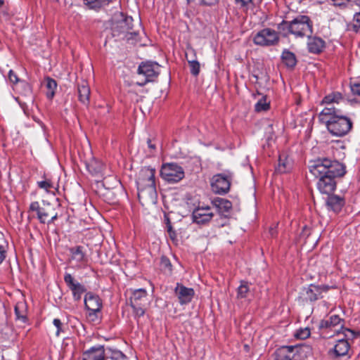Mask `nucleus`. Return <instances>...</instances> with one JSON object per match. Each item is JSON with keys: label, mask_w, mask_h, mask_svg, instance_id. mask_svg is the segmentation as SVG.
Returning <instances> with one entry per match:
<instances>
[{"label": "nucleus", "mask_w": 360, "mask_h": 360, "mask_svg": "<svg viewBox=\"0 0 360 360\" xmlns=\"http://www.w3.org/2000/svg\"><path fill=\"white\" fill-rule=\"evenodd\" d=\"M319 120L332 135L338 137L346 135L352 127V120L335 107H325L319 113Z\"/></svg>", "instance_id": "obj_1"}, {"label": "nucleus", "mask_w": 360, "mask_h": 360, "mask_svg": "<svg viewBox=\"0 0 360 360\" xmlns=\"http://www.w3.org/2000/svg\"><path fill=\"white\" fill-rule=\"evenodd\" d=\"M155 169L150 167H143L138 175L136 185L139 198L148 197L154 201L157 196L155 181Z\"/></svg>", "instance_id": "obj_2"}, {"label": "nucleus", "mask_w": 360, "mask_h": 360, "mask_svg": "<svg viewBox=\"0 0 360 360\" xmlns=\"http://www.w3.org/2000/svg\"><path fill=\"white\" fill-rule=\"evenodd\" d=\"M282 27L295 37H309L313 33V22L307 15H298L290 22L283 21L279 28Z\"/></svg>", "instance_id": "obj_3"}, {"label": "nucleus", "mask_w": 360, "mask_h": 360, "mask_svg": "<svg viewBox=\"0 0 360 360\" xmlns=\"http://www.w3.org/2000/svg\"><path fill=\"white\" fill-rule=\"evenodd\" d=\"M345 320L338 315H331L328 319H323L319 323V329L329 330L336 326L340 327L337 330L336 333H342L346 338H354L356 336L354 331L343 326Z\"/></svg>", "instance_id": "obj_4"}, {"label": "nucleus", "mask_w": 360, "mask_h": 360, "mask_svg": "<svg viewBox=\"0 0 360 360\" xmlns=\"http://www.w3.org/2000/svg\"><path fill=\"white\" fill-rule=\"evenodd\" d=\"M160 176L168 183H176L184 177V172L177 164L167 163L162 166Z\"/></svg>", "instance_id": "obj_5"}, {"label": "nucleus", "mask_w": 360, "mask_h": 360, "mask_svg": "<svg viewBox=\"0 0 360 360\" xmlns=\"http://www.w3.org/2000/svg\"><path fill=\"white\" fill-rule=\"evenodd\" d=\"M160 71V66L155 62L148 61L141 63L138 68L139 75L145 77L143 82H137L136 84L142 86L148 82H153L156 78Z\"/></svg>", "instance_id": "obj_6"}, {"label": "nucleus", "mask_w": 360, "mask_h": 360, "mask_svg": "<svg viewBox=\"0 0 360 360\" xmlns=\"http://www.w3.org/2000/svg\"><path fill=\"white\" fill-rule=\"evenodd\" d=\"M279 41L278 33L271 28H264L259 31L253 37L255 44L260 46H271Z\"/></svg>", "instance_id": "obj_7"}, {"label": "nucleus", "mask_w": 360, "mask_h": 360, "mask_svg": "<svg viewBox=\"0 0 360 360\" xmlns=\"http://www.w3.org/2000/svg\"><path fill=\"white\" fill-rule=\"evenodd\" d=\"M84 304L86 309L89 311V318L92 321H98V314L101 312L103 307L101 298L92 292H87L84 297Z\"/></svg>", "instance_id": "obj_8"}, {"label": "nucleus", "mask_w": 360, "mask_h": 360, "mask_svg": "<svg viewBox=\"0 0 360 360\" xmlns=\"http://www.w3.org/2000/svg\"><path fill=\"white\" fill-rule=\"evenodd\" d=\"M231 181V174H217L214 175L211 181L212 189L216 193H226L230 189Z\"/></svg>", "instance_id": "obj_9"}, {"label": "nucleus", "mask_w": 360, "mask_h": 360, "mask_svg": "<svg viewBox=\"0 0 360 360\" xmlns=\"http://www.w3.org/2000/svg\"><path fill=\"white\" fill-rule=\"evenodd\" d=\"M42 202L43 207L37 216L38 219L42 224L53 222L58 217L56 208L59 207V204H51L44 200Z\"/></svg>", "instance_id": "obj_10"}, {"label": "nucleus", "mask_w": 360, "mask_h": 360, "mask_svg": "<svg viewBox=\"0 0 360 360\" xmlns=\"http://www.w3.org/2000/svg\"><path fill=\"white\" fill-rule=\"evenodd\" d=\"M329 163L330 159L328 158H318L311 161L309 166V172L316 178L325 176L327 175L328 164Z\"/></svg>", "instance_id": "obj_11"}, {"label": "nucleus", "mask_w": 360, "mask_h": 360, "mask_svg": "<svg viewBox=\"0 0 360 360\" xmlns=\"http://www.w3.org/2000/svg\"><path fill=\"white\" fill-rule=\"evenodd\" d=\"M214 214L209 206H198L194 209L192 213L193 222L198 224H205L209 222Z\"/></svg>", "instance_id": "obj_12"}, {"label": "nucleus", "mask_w": 360, "mask_h": 360, "mask_svg": "<svg viewBox=\"0 0 360 360\" xmlns=\"http://www.w3.org/2000/svg\"><path fill=\"white\" fill-rule=\"evenodd\" d=\"M64 281L72 291L74 299L76 300H80L82 295L86 291L85 287L75 281L72 276L68 273H65Z\"/></svg>", "instance_id": "obj_13"}, {"label": "nucleus", "mask_w": 360, "mask_h": 360, "mask_svg": "<svg viewBox=\"0 0 360 360\" xmlns=\"http://www.w3.org/2000/svg\"><path fill=\"white\" fill-rule=\"evenodd\" d=\"M174 292L181 304L190 302L195 295L194 290L192 288H187L179 283H176Z\"/></svg>", "instance_id": "obj_14"}, {"label": "nucleus", "mask_w": 360, "mask_h": 360, "mask_svg": "<svg viewBox=\"0 0 360 360\" xmlns=\"http://www.w3.org/2000/svg\"><path fill=\"white\" fill-rule=\"evenodd\" d=\"M329 288L330 287L328 285H316L311 284L304 289L306 295V299L311 302H314L320 297L322 292H327Z\"/></svg>", "instance_id": "obj_15"}, {"label": "nucleus", "mask_w": 360, "mask_h": 360, "mask_svg": "<svg viewBox=\"0 0 360 360\" xmlns=\"http://www.w3.org/2000/svg\"><path fill=\"white\" fill-rule=\"evenodd\" d=\"M318 179L317 188L321 193L330 194L335 191L336 187L335 178L326 175Z\"/></svg>", "instance_id": "obj_16"}, {"label": "nucleus", "mask_w": 360, "mask_h": 360, "mask_svg": "<svg viewBox=\"0 0 360 360\" xmlns=\"http://www.w3.org/2000/svg\"><path fill=\"white\" fill-rule=\"evenodd\" d=\"M71 259L77 263V267H82L87 264L88 257L86 254V250L82 246H77L70 250Z\"/></svg>", "instance_id": "obj_17"}, {"label": "nucleus", "mask_w": 360, "mask_h": 360, "mask_svg": "<svg viewBox=\"0 0 360 360\" xmlns=\"http://www.w3.org/2000/svg\"><path fill=\"white\" fill-rule=\"evenodd\" d=\"M298 350L299 347L297 345L281 347L276 350V359L278 360H295Z\"/></svg>", "instance_id": "obj_18"}, {"label": "nucleus", "mask_w": 360, "mask_h": 360, "mask_svg": "<svg viewBox=\"0 0 360 360\" xmlns=\"http://www.w3.org/2000/svg\"><path fill=\"white\" fill-rule=\"evenodd\" d=\"M212 204L217 208L220 216L227 218L230 215L232 209L231 201L221 198H216L213 200Z\"/></svg>", "instance_id": "obj_19"}, {"label": "nucleus", "mask_w": 360, "mask_h": 360, "mask_svg": "<svg viewBox=\"0 0 360 360\" xmlns=\"http://www.w3.org/2000/svg\"><path fill=\"white\" fill-rule=\"evenodd\" d=\"M345 199L337 195H329L326 198V205L328 210L333 211L335 213H338L341 211L345 205Z\"/></svg>", "instance_id": "obj_20"}, {"label": "nucleus", "mask_w": 360, "mask_h": 360, "mask_svg": "<svg viewBox=\"0 0 360 360\" xmlns=\"http://www.w3.org/2000/svg\"><path fill=\"white\" fill-rule=\"evenodd\" d=\"M130 305H149L146 290L143 288L135 290L130 298Z\"/></svg>", "instance_id": "obj_21"}, {"label": "nucleus", "mask_w": 360, "mask_h": 360, "mask_svg": "<svg viewBox=\"0 0 360 360\" xmlns=\"http://www.w3.org/2000/svg\"><path fill=\"white\" fill-rule=\"evenodd\" d=\"M105 349L103 346L93 347L84 352L82 355V360H104Z\"/></svg>", "instance_id": "obj_22"}, {"label": "nucleus", "mask_w": 360, "mask_h": 360, "mask_svg": "<svg viewBox=\"0 0 360 360\" xmlns=\"http://www.w3.org/2000/svg\"><path fill=\"white\" fill-rule=\"evenodd\" d=\"M327 176L333 178L342 176L345 174V166L337 160L330 159V163L328 164Z\"/></svg>", "instance_id": "obj_23"}, {"label": "nucleus", "mask_w": 360, "mask_h": 360, "mask_svg": "<svg viewBox=\"0 0 360 360\" xmlns=\"http://www.w3.org/2000/svg\"><path fill=\"white\" fill-rule=\"evenodd\" d=\"M85 165L88 172L93 176L98 177L103 176L104 165L102 162L95 158H91L89 161L86 162Z\"/></svg>", "instance_id": "obj_24"}, {"label": "nucleus", "mask_w": 360, "mask_h": 360, "mask_svg": "<svg viewBox=\"0 0 360 360\" xmlns=\"http://www.w3.org/2000/svg\"><path fill=\"white\" fill-rule=\"evenodd\" d=\"M308 38V50L312 53H319L325 47V41L320 37L311 36Z\"/></svg>", "instance_id": "obj_25"}, {"label": "nucleus", "mask_w": 360, "mask_h": 360, "mask_svg": "<svg viewBox=\"0 0 360 360\" xmlns=\"http://www.w3.org/2000/svg\"><path fill=\"white\" fill-rule=\"evenodd\" d=\"M78 97L81 103L88 105L89 103L90 88L86 81H82L78 84Z\"/></svg>", "instance_id": "obj_26"}, {"label": "nucleus", "mask_w": 360, "mask_h": 360, "mask_svg": "<svg viewBox=\"0 0 360 360\" xmlns=\"http://www.w3.org/2000/svg\"><path fill=\"white\" fill-rule=\"evenodd\" d=\"M349 347L348 341L342 338L337 342L333 349L330 352L333 353L335 356H343L347 354Z\"/></svg>", "instance_id": "obj_27"}, {"label": "nucleus", "mask_w": 360, "mask_h": 360, "mask_svg": "<svg viewBox=\"0 0 360 360\" xmlns=\"http://www.w3.org/2000/svg\"><path fill=\"white\" fill-rule=\"evenodd\" d=\"M343 100L344 98L340 92H333L326 96L323 98L321 103L328 105V107H335L334 104H338Z\"/></svg>", "instance_id": "obj_28"}, {"label": "nucleus", "mask_w": 360, "mask_h": 360, "mask_svg": "<svg viewBox=\"0 0 360 360\" xmlns=\"http://www.w3.org/2000/svg\"><path fill=\"white\" fill-rule=\"evenodd\" d=\"M292 168V162L285 155H280L278 158V164L276 169L281 173H285L290 170Z\"/></svg>", "instance_id": "obj_29"}, {"label": "nucleus", "mask_w": 360, "mask_h": 360, "mask_svg": "<svg viewBox=\"0 0 360 360\" xmlns=\"http://www.w3.org/2000/svg\"><path fill=\"white\" fill-rule=\"evenodd\" d=\"M281 59L283 63L289 68H294L297 64L295 55L288 50H284L283 51Z\"/></svg>", "instance_id": "obj_30"}, {"label": "nucleus", "mask_w": 360, "mask_h": 360, "mask_svg": "<svg viewBox=\"0 0 360 360\" xmlns=\"http://www.w3.org/2000/svg\"><path fill=\"white\" fill-rule=\"evenodd\" d=\"M15 88L20 91V93L25 97H29L30 101L32 102V89L30 85L25 81L22 80L20 84L15 86Z\"/></svg>", "instance_id": "obj_31"}, {"label": "nucleus", "mask_w": 360, "mask_h": 360, "mask_svg": "<svg viewBox=\"0 0 360 360\" xmlns=\"http://www.w3.org/2000/svg\"><path fill=\"white\" fill-rule=\"evenodd\" d=\"M56 82L48 77L46 80V88L47 89L46 96L49 99H52L55 95V90L56 89Z\"/></svg>", "instance_id": "obj_32"}, {"label": "nucleus", "mask_w": 360, "mask_h": 360, "mask_svg": "<svg viewBox=\"0 0 360 360\" xmlns=\"http://www.w3.org/2000/svg\"><path fill=\"white\" fill-rule=\"evenodd\" d=\"M112 0H84V2L90 8L96 9L108 5Z\"/></svg>", "instance_id": "obj_33"}, {"label": "nucleus", "mask_w": 360, "mask_h": 360, "mask_svg": "<svg viewBox=\"0 0 360 360\" xmlns=\"http://www.w3.org/2000/svg\"><path fill=\"white\" fill-rule=\"evenodd\" d=\"M37 186L44 190L46 193H50L51 189L54 188L53 181L50 179L45 178L44 180L37 182Z\"/></svg>", "instance_id": "obj_34"}, {"label": "nucleus", "mask_w": 360, "mask_h": 360, "mask_svg": "<svg viewBox=\"0 0 360 360\" xmlns=\"http://www.w3.org/2000/svg\"><path fill=\"white\" fill-rule=\"evenodd\" d=\"M269 108V102L265 96H262L255 104V110L257 112L266 111Z\"/></svg>", "instance_id": "obj_35"}, {"label": "nucleus", "mask_w": 360, "mask_h": 360, "mask_svg": "<svg viewBox=\"0 0 360 360\" xmlns=\"http://www.w3.org/2000/svg\"><path fill=\"white\" fill-rule=\"evenodd\" d=\"M148 305H132L131 306L133 309V314L135 319H139V318L144 316L146 310Z\"/></svg>", "instance_id": "obj_36"}, {"label": "nucleus", "mask_w": 360, "mask_h": 360, "mask_svg": "<svg viewBox=\"0 0 360 360\" xmlns=\"http://www.w3.org/2000/svg\"><path fill=\"white\" fill-rule=\"evenodd\" d=\"M188 63L190 66L191 72L193 75L197 76L200 72V63L195 59H188Z\"/></svg>", "instance_id": "obj_37"}, {"label": "nucleus", "mask_w": 360, "mask_h": 360, "mask_svg": "<svg viewBox=\"0 0 360 360\" xmlns=\"http://www.w3.org/2000/svg\"><path fill=\"white\" fill-rule=\"evenodd\" d=\"M311 332L309 328H300L295 333V337L298 339L305 340L310 336Z\"/></svg>", "instance_id": "obj_38"}, {"label": "nucleus", "mask_w": 360, "mask_h": 360, "mask_svg": "<svg viewBox=\"0 0 360 360\" xmlns=\"http://www.w3.org/2000/svg\"><path fill=\"white\" fill-rule=\"evenodd\" d=\"M249 292V288L247 283L242 282L238 288V297L245 298L247 297Z\"/></svg>", "instance_id": "obj_39"}, {"label": "nucleus", "mask_w": 360, "mask_h": 360, "mask_svg": "<svg viewBox=\"0 0 360 360\" xmlns=\"http://www.w3.org/2000/svg\"><path fill=\"white\" fill-rule=\"evenodd\" d=\"M8 77L10 82L12 83L13 85H15V86H18L17 84H19L20 82L21 81L18 78L17 74L12 70H9Z\"/></svg>", "instance_id": "obj_40"}, {"label": "nucleus", "mask_w": 360, "mask_h": 360, "mask_svg": "<svg viewBox=\"0 0 360 360\" xmlns=\"http://www.w3.org/2000/svg\"><path fill=\"white\" fill-rule=\"evenodd\" d=\"M110 359L112 360H124L126 359V356L121 351L112 350Z\"/></svg>", "instance_id": "obj_41"}, {"label": "nucleus", "mask_w": 360, "mask_h": 360, "mask_svg": "<svg viewBox=\"0 0 360 360\" xmlns=\"http://www.w3.org/2000/svg\"><path fill=\"white\" fill-rule=\"evenodd\" d=\"M333 5L341 8H346L350 4L349 0H332Z\"/></svg>", "instance_id": "obj_42"}, {"label": "nucleus", "mask_w": 360, "mask_h": 360, "mask_svg": "<svg viewBox=\"0 0 360 360\" xmlns=\"http://www.w3.org/2000/svg\"><path fill=\"white\" fill-rule=\"evenodd\" d=\"M350 86L352 94L360 96V82L351 83Z\"/></svg>", "instance_id": "obj_43"}, {"label": "nucleus", "mask_w": 360, "mask_h": 360, "mask_svg": "<svg viewBox=\"0 0 360 360\" xmlns=\"http://www.w3.org/2000/svg\"><path fill=\"white\" fill-rule=\"evenodd\" d=\"M167 231L169 234V238L174 240L176 238V233L175 231L173 229L170 221L168 220V225L167 226Z\"/></svg>", "instance_id": "obj_44"}, {"label": "nucleus", "mask_w": 360, "mask_h": 360, "mask_svg": "<svg viewBox=\"0 0 360 360\" xmlns=\"http://www.w3.org/2000/svg\"><path fill=\"white\" fill-rule=\"evenodd\" d=\"M41 209V207H40L39 203L37 201L31 202V204L30 205V211L36 212L37 216L39 215V213L40 212Z\"/></svg>", "instance_id": "obj_45"}, {"label": "nucleus", "mask_w": 360, "mask_h": 360, "mask_svg": "<svg viewBox=\"0 0 360 360\" xmlns=\"http://www.w3.org/2000/svg\"><path fill=\"white\" fill-rule=\"evenodd\" d=\"M161 264L165 269H167L169 272L172 271V264L169 259L162 257L161 259Z\"/></svg>", "instance_id": "obj_46"}, {"label": "nucleus", "mask_w": 360, "mask_h": 360, "mask_svg": "<svg viewBox=\"0 0 360 360\" xmlns=\"http://www.w3.org/2000/svg\"><path fill=\"white\" fill-rule=\"evenodd\" d=\"M53 323L54 326L57 329L56 335L57 336H58L60 335V331H61L62 323H61V321H60V320L59 319H54L53 321Z\"/></svg>", "instance_id": "obj_47"}, {"label": "nucleus", "mask_w": 360, "mask_h": 360, "mask_svg": "<svg viewBox=\"0 0 360 360\" xmlns=\"http://www.w3.org/2000/svg\"><path fill=\"white\" fill-rule=\"evenodd\" d=\"M354 22H356V24L354 25V27H360V12L356 13L354 15Z\"/></svg>", "instance_id": "obj_48"}, {"label": "nucleus", "mask_w": 360, "mask_h": 360, "mask_svg": "<svg viewBox=\"0 0 360 360\" xmlns=\"http://www.w3.org/2000/svg\"><path fill=\"white\" fill-rule=\"evenodd\" d=\"M219 2V0H201V4L205 6L215 5Z\"/></svg>", "instance_id": "obj_49"}, {"label": "nucleus", "mask_w": 360, "mask_h": 360, "mask_svg": "<svg viewBox=\"0 0 360 360\" xmlns=\"http://www.w3.org/2000/svg\"><path fill=\"white\" fill-rule=\"evenodd\" d=\"M6 250L2 245H0V264L6 258Z\"/></svg>", "instance_id": "obj_50"}, {"label": "nucleus", "mask_w": 360, "mask_h": 360, "mask_svg": "<svg viewBox=\"0 0 360 360\" xmlns=\"http://www.w3.org/2000/svg\"><path fill=\"white\" fill-rule=\"evenodd\" d=\"M236 3L240 4L241 6H246L252 2V0H235Z\"/></svg>", "instance_id": "obj_51"}, {"label": "nucleus", "mask_w": 360, "mask_h": 360, "mask_svg": "<svg viewBox=\"0 0 360 360\" xmlns=\"http://www.w3.org/2000/svg\"><path fill=\"white\" fill-rule=\"evenodd\" d=\"M269 234L271 235V237H274L276 234V228H271L269 229Z\"/></svg>", "instance_id": "obj_52"}, {"label": "nucleus", "mask_w": 360, "mask_h": 360, "mask_svg": "<svg viewBox=\"0 0 360 360\" xmlns=\"http://www.w3.org/2000/svg\"><path fill=\"white\" fill-rule=\"evenodd\" d=\"M147 143H148V148H150L151 149H155V146L151 143L150 139H148Z\"/></svg>", "instance_id": "obj_53"}, {"label": "nucleus", "mask_w": 360, "mask_h": 360, "mask_svg": "<svg viewBox=\"0 0 360 360\" xmlns=\"http://www.w3.org/2000/svg\"><path fill=\"white\" fill-rule=\"evenodd\" d=\"M19 103H20V105L21 108H22L23 109V110L25 111V103H20V102H19Z\"/></svg>", "instance_id": "obj_54"}, {"label": "nucleus", "mask_w": 360, "mask_h": 360, "mask_svg": "<svg viewBox=\"0 0 360 360\" xmlns=\"http://www.w3.org/2000/svg\"><path fill=\"white\" fill-rule=\"evenodd\" d=\"M165 221H166V226H167L168 225V220H169V221H170V220H169V219L168 217H165Z\"/></svg>", "instance_id": "obj_55"}, {"label": "nucleus", "mask_w": 360, "mask_h": 360, "mask_svg": "<svg viewBox=\"0 0 360 360\" xmlns=\"http://www.w3.org/2000/svg\"><path fill=\"white\" fill-rule=\"evenodd\" d=\"M350 3L355 1V2H360V0H349Z\"/></svg>", "instance_id": "obj_56"}, {"label": "nucleus", "mask_w": 360, "mask_h": 360, "mask_svg": "<svg viewBox=\"0 0 360 360\" xmlns=\"http://www.w3.org/2000/svg\"><path fill=\"white\" fill-rule=\"evenodd\" d=\"M323 304L324 306H327V304H328V303L326 301H323Z\"/></svg>", "instance_id": "obj_57"}, {"label": "nucleus", "mask_w": 360, "mask_h": 360, "mask_svg": "<svg viewBox=\"0 0 360 360\" xmlns=\"http://www.w3.org/2000/svg\"><path fill=\"white\" fill-rule=\"evenodd\" d=\"M4 2L3 1L0 0V7L3 5Z\"/></svg>", "instance_id": "obj_58"}, {"label": "nucleus", "mask_w": 360, "mask_h": 360, "mask_svg": "<svg viewBox=\"0 0 360 360\" xmlns=\"http://www.w3.org/2000/svg\"><path fill=\"white\" fill-rule=\"evenodd\" d=\"M195 1V0H187V1H188V4H189V3H191V2H193V1Z\"/></svg>", "instance_id": "obj_59"}, {"label": "nucleus", "mask_w": 360, "mask_h": 360, "mask_svg": "<svg viewBox=\"0 0 360 360\" xmlns=\"http://www.w3.org/2000/svg\"><path fill=\"white\" fill-rule=\"evenodd\" d=\"M224 225H225V223H222V224H220V226H223Z\"/></svg>", "instance_id": "obj_60"}]
</instances>
